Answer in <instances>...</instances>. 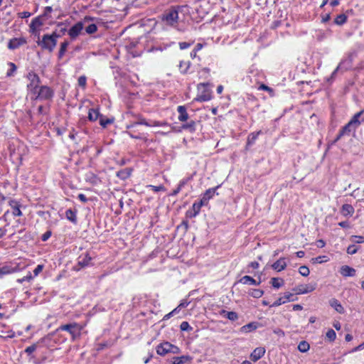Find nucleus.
I'll list each match as a JSON object with an SVG mask.
<instances>
[{
	"instance_id": "59",
	"label": "nucleus",
	"mask_w": 364,
	"mask_h": 364,
	"mask_svg": "<svg viewBox=\"0 0 364 364\" xmlns=\"http://www.w3.org/2000/svg\"><path fill=\"white\" fill-rule=\"evenodd\" d=\"M58 27L60 28L59 33H61V36L63 35L67 31L66 28L63 27V23H59L58 24Z\"/></svg>"
},
{
	"instance_id": "51",
	"label": "nucleus",
	"mask_w": 364,
	"mask_h": 364,
	"mask_svg": "<svg viewBox=\"0 0 364 364\" xmlns=\"http://www.w3.org/2000/svg\"><path fill=\"white\" fill-rule=\"evenodd\" d=\"M286 303V301L284 299L283 297H280L277 300H276L272 305L271 306H280L283 304H285Z\"/></svg>"
},
{
	"instance_id": "2",
	"label": "nucleus",
	"mask_w": 364,
	"mask_h": 364,
	"mask_svg": "<svg viewBox=\"0 0 364 364\" xmlns=\"http://www.w3.org/2000/svg\"><path fill=\"white\" fill-rule=\"evenodd\" d=\"M178 6H171L161 15V21L168 26H176L178 19Z\"/></svg>"
},
{
	"instance_id": "3",
	"label": "nucleus",
	"mask_w": 364,
	"mask_h": 364,
	"mask_svg": "<svg viewBox=\"0 0 364 364\" xmlns=\"http://www.w3.org/2000/svg\"><path fill=\"white\" fill-rule=\"evenodd\" d=\"M82 329V328L80 324L74 322L61 325L57 328L56 331H66L71 335L73 340H75L80 336Z\"/></svg>"
},
{
	"instance_id": "34",
	"label": "nucleus",
	"mask_w": 364,
	"mask_h": 364,
	"mask_svg": "<svg viewBox=\"0 0 364 364\" xmlns=\"http://www.w3.org/2000/svg\"><path fill=\"white\" fill-rule=\"evenodd\" d=\"M205 205L202 201L196 202L193 205V213L191 216H196L200 210L202 206Z\"/></svg>"
},
{
	"instance_id": "62",
	"label": "nucleus",
	"mask_w": 364,
	"mask_h": 364,
	"mask_svg": "<svg viewBox=\"0 0 364 364\" xmlns=\"http://www.w3.org/2000/svg\"><path fill=\"white\" fill-rule=\"evenodd\" d=\"M18 16L21 18H28V17H29L31 16V13H29L28 11H23V12H21V13H19Z\"/></svg>"
},
{
	"instance_id": "31",
	"label": "nucleus",
	"mask_w": 364,
	"mask_h": 364,
	"mask_svg": "<svg viewBox=\"0 0 364 364\" xmlns=\"http://www.w3.org/2000/svg\"><path fill=\"white\" fill-rule=\"evenodd\" d=\"M69 46V42L68 41H65L60 44V48L58 52V58L61 59L65 55L67 48Z\"/></svg>"
},
{
	"instance_id": "29",
	"label": "nucleus",
	"mask_w": 364,
	"mask_h": 364,
	"mask_svg": "<svg viewBox=\"0 0 364 364\" xmlns=\"http://www.w3.org/2000/svg\"><path fill=\"white\" fill-rule=\"evenodd\" d=\"M130 175H131V170L129 168H124V169L120 170L117 173V176L122 180L127 179V178L129 177Z\"/></svg>"
},
{
	"instance_id": "23",
	"label": "nucleus",
	"mask_w": 364,
	"mask_h": 364,
	"mask_svg": "<svg viewBox=\"0 0 364 364\" xmlns=\"http://www.w3.org/2000/svg\"><path fill=\"white\" fill-rule=\"evenodd\" d=\"M240 282L244 284H252V285H259L261 283V279H259L257 282L255 279L251 277L250 276H244L240 279Z\"/></svg>"
},
{
	"instance_id": "64",
	"label": "nucleus",
	"mask_w": 364,
	"mask_h": 364,
	"mask_svg": "<svg viewBox=\"0 0 364 364\" xmlns=\"http://www.w3.org/2000/svg\"><path fill=\"white\" fill-rule=\"evenodd\" d=\"M203 47V44L200 43H198L196 45L195 48H193V50L196 51V52H198L200 50H201Z\"/></svg>"
},
{
	"instance_id": "53",
	"label": "nucleus",
	"mask_w": 364,
	"mask_h": 364,
	"mask_svg": "<svg viewBox=\"0 0 364 364\" xmlns=\"http://www.w3.org/2000/svg\"><path fill=\"white\" fill-rule=\"evenodd\" d=\"M273 333L280 337H284L285 336L284 331L279 328L274 329Z\"/></svg>"
},
{
	"instance_id": "12",
	"label": "nucleus",
	"mask_w": 364,
	"mask_h": 364,
	"mask_svg": "<svg viewBox=\"0 0 364 364\" xmlns=\"http://www.w3.org/2000/svg\"><path fill=\"white\" fill-rule=\"evenodd\" d=\"M139 124H144V125H146L147 127H152V126H157L158 127V126H161V124L159 122L154 121L153 122H147L145 119H139V120L138 122L132 123V124H130L127 127L129 129H134V128H135Z\"/></svg>"
},
{
	"instance_id": "48",
	"label": "nucleus",
	"mask_w": 364,
	"mask_h": 364,
	"mask_svg": "<svg viewBox=\"0 0 364 364\" xmlns=\"http://www.w3.org/2000/svg\"><path fill=\"white\" fill-rule=\"evenodd\" d=\"M358 249L355 245H351L348 247L347 253L349 255H354L358 252Z\"/></svg>"
},
{
	"instance_id": "6",
	"label": "nucleus",
	"mask_w": 364,
	"mask_h": 364,
	"mask_svg": "<svg viewBox=\"0 0 364 364\" xmlns=\"http://www.w3.org/2000/svg\"><path fill=\"white\" fill-rule=\"evenodd\" d=\"M91 259L92 257L88 252L82 254L79 256L77 259V264L74 267V269L78 271L81 268L88 266Z\"/></svg>"
},
{
	"instance_id": "36",
	"label": "nucleus",
	"mask_w": 364,
	"mask_h": 364,
	"mask_svg": "<svg viewBox=\"0 0 364 364\" xmlns=\"http://www.w3.org/2000/svg\"><path fill=\"white\" fill-rule=\"evenodd\" d=\"M188 179H183L180 181L178 187L173 190V193L171 194L172 196H176L181 190V188L187 183Z\"/></svg>"
},
{
	"instance_id": "33",
	"label": "nucleus",
	"mask_w": 364,
	"mask_h": 364,
	"mask_svg": "<svg viewBox=\"0 0 364 364\" xmlns=\"http://www.w3.org/2000/svg\"><path fill=\"white\" fill-rule=\"evenodd\" d=\"M347 21V16L344 14H341L338 15L336 18L334 19V23L341 26L345 23Z\"/></svg>"
},
{
	"instance_id": "1",
	"label": "nucleus",
	"mask_w": 364,
	"mask_h": 364,
	"mask_svg": "<svg viewBox=\"0 0 364 364\" xmlns=\"http://www.w3.org/2000/svg\"><path fill=\"white\" fill-rule=\"evenodd\" d=\"M364 122V109L356 113L352 119L340 130L341 135H350L352 132H355L356 129Z\"/></svg>"
},
{
	"instance_id": "61",
	"label": "nucleus",
	"mask_w": 364,
	"mask_h": 364,
	"mask_svg": "<svg viewBox=\"0 0 364 364\" xmlns=\"http://www.w3.org/2000/svg\"><path fill=\"white\" fill-rule=\"evenodd\" d=\"M151 187L152 190L154 191L155 192L165 190L164 186H161V185L159 186H151Z\"/></svg>"
},
{
	"instance_id": "13",
	"label": "nucleus",
	"mask_w": 364,
	"mask_h": 364,
	"mask_svg": "<svg viewBox=\"0 0 364 364\" xmlns=\"http://www.w3.org/2000/svg\"><path fill=\"white\" fill-rule=\"evenodd\" d=\"M218 187L219 186H216L215 188H209L204 193L202 198L200 199V201H202L205 205H208V200L213 198Z\"/></svg>"
},
{
	"instance_id": "21",
	"label": "nucleus",
	"mask_w": 364,
	"mask_h": 364,
	"mask_svg": "<svg viewBox=\"0 0 364 364\" xmlns=\"http://www.w3.org/2000/svg\"><path fill=\"white\" fill-rule=\"evenodd\" d=\"M191 63L190 61L181 60L179 63L178 68L181 74H188Z\"/></svg>"
},
{
	"instance_id": "60",
	"label": "nucleus",
	"mask_w": 364,
	"mask_h": 364,
	"mask_svg": "<svg viewBox=\"0 0 364 364\" xmlns=\"http://www.w3.org/2000/svg\"><path fill=\"white\" fill-rule=\"evenodd\" d=\"M9 269V268L8 267H3L0 268V276L9 273L10 271Z\"/></svg>"
},
{
	"instance_id": "5",
	"label": "nucleus",
	"mask_w": 364,
	"mask_h": 364,
	"mask_svg": "<svg viewBox=\"0 0 364 364\" xmlns=\"http://www.w3.org/2000/svg\"><path fill=\"white\" fill-rule=\"evenodd\" d=\"M28 79L30 80V83L28 85V87L33 92H36V89L38 87L41 82V80L37 74L34 72L31 71L27 75Z\"/></svg>"
},
{
	"instance_id": "54",
	"label": "nucleus",
	"mask_w": 364,
	"mask_h": 364,
	"mask_svg": "<svg viewBox=\"0 0 364 364\" xmlns=\"http://www.w3.org/2000/svg\"><path fill=\"white\" fill-rule=\"evenodd\" d=\"M181 350L178 347L171 343V353L173 354H178Z\"/></svg>"
},
{
	"instance_id": "28",
	"label": "nucleus",
	"mask_w": 364,
	"mask_h": 364,
	"mask_svg": "<svg viewBox=\"0 0 364 364\" xmlns=\"http://www.w3.org/2000/svg\"><path fill=\"white\" fill-rule=\"evenodd\" d=\"M65 217L68 220L74 223L77 222L76 211H73L72 209H68L65 211Z\"/></svg>"
},
{
	"instance_id": "50",
	"label": "nucleus",
	"mask_w": 364,
	"mask_h": 364,
	"mask_svg": "<svg viewBox=\"0 0 364 364\" xmlns=\"http://www.w3.org/2000/svg\"><path fill=\"white\" fill-rule=\"evenodd\" d=\"M37 348V345L35 343V344H33L28 347H27L25 350V352L28 354V355H30L33 352H34Z\"/></svg>"
},
{
	"instance_id": "55",
	"label": "nucleus",
	"mask_w": 364,
	"mask_h": 364,
	"mask_svg": "<svg viewBox=\"0 0 364 364\" xmlns=\"http://www.w3.org/2000/svg\"><path fill=\"white\" fill-rule=\"evenodd\" d=\"M43 269V265L42 264H38L36 268L35 269L33 270V274H34V276H37L39 273H41L42 272Z\"/></svg>"
},
{
	"instance_id": "17",
	"label": "nucleus",
	"mask_w": 364,
	"mask_h": 364,
	"mask_svg": "<svg viewBox=\"0 0 364 364\" xmlns=\"http://www.w3.org/2000/svg\"><path fill=\"white\" fill-rule=\"evenodd\" d=\"M219 314L232 321H235L238 318V315L235 311H228L226 310L222 309L219 311Z\"/></svg>"
},
{
	"instance_id": "19",
	"label": "nucleus",
	"mask_w": 364,
	"mask_h": 364,
	"mask_svg": "<svg viewBox=\"0 0 364 364\" xmlns=\"http://www.w3.org/2000/svg\"><path fill=\"white\" fill-rule=\"evenodd\" d=\"M42 16H38L33 19L31 23L30 24L31 31L34 33L39 27L43 25V22L42 21Z\"/></svg>"
},
{
	"instance_id": "52",
	"label": "nucleus",
	"mask_w": 364,
	"mask_h": 364,
	"mask_svg": "<svg viewBox=\"0 0 364 364\" xmlns=\"http://www.w3.org/2000/svg\"><path fill=\"white\" fill-rule=\"evenodd\" d=\"M193 44V42L188 43V42H180L179 43V48L181 50L186 49L189 48Z\"/></svg>"
},
{
	"instance_id": "4",
	"label": "nucleus",
	"mask_w": 364,
	"mask_h": 364,
	"mask_svg": "<svg viewBox=\"0 0 364 364\" xmlns=\"http://www.w3.org/2000/svg\"><path fill=\"white\" fill-rule=\"evenodd\" d=\"M37 43L42 49L48 50L49 52H53L56 46L57 41L53 38L49 34H45L43 35L42 40L38 41Z\"/></svg>"
},
{
	"instance_id": "40",
	"label": "nucleus",
	"mask_w": 364,
	"mask_h": 364,
	"mask_svg": "<svg viewBox=\"0 0 364 364\" xmlns=\"http://www.w3.org/2000/svg\"><path fill=\"white\" fill-rule=\"evenodd\" d=\"M97 31V26L95 23H92L85 28V31L88 34L95 33Z\"/></svg>"
},
{
	"instance_id": "44",
	"label": "nucleus",
	"mask_w": 364,
	"mask_h": 364,
	"mask_svg": "<svg viewBox=\"0 0 364 364\" xmlns=\"http://www.w3.org/2000/svg\"><path fill=\"white\" fill-rule=\"evenodd\" d=\"M326 258V256H318L317 257L312 258L311 262L313 263H322L328 260Z\"/></svg>"
},
{
	"instance_id": "46",
	"label": "nucleus",
	"mask_w": 364,
	"mask_h": 364,
	"mask_svg": "<svg viewBox=\"0 0 364 364\" xmlns=\"http://www.w3.org/2000/svg\"><path fill=\"white\" fill-rule=\"evenodd\" d=\"M12 213L14 216H21L22 215V212L20 210L19 204L16 205V206H13Z\"/></svg>"
},
{
	"instance_id": "7",
	"label": "nucleus",
	"mask_w": 364,
	"mask_h": 364,
	"mask_svg": "<svg viewBox=\"0 0 364 364\" xmlns=\"http://www.w3.org/2000/svg\"><path fill=\"white\" fill-rule=\"evenodd\" d=\"M53 96V90L48 86H41L38 91V97L42 100H50Z\"/></svg>"
},
{
	"instance_id": "47",
	"label": "nucleus",
	"mask_w": 364,
	"mask_h": 364,
	"mask_svg": "<svg viewBox=\"0 0 364 364\" xmlns=\"http://www.w3.org/2000/svg\"><path fill=\"white\" fill-rule=\"evenodd\" d=\"M351 241L355 243H363L364 242V237L363 236H358V235H353L351 237Z\"/></svg>"
},
{
	"instance_id": "18",
	"label": "nucleus",
	"mask_w": 364,
	"mask_h": 364,
	"mask_svg": "<svg viewBox=\"0 0 364 364\" xmlns=\"http://www.w3.org/2000/svg\"><path fill=\"white\" fill-rule=\"evenodd\" d=\"M330 306L333 308L338 313L343 314L345 312L344 308L341 305V302L336 299H331L329 301Z\"/></svg>"
},
{
	"instance_id": "49",
	"label": "nucleus",
	"mask_w": 364,
	"mask_h": 364,
	"mask_svg": "<svg viewBox=\"0 0 364 364\" xmlns=\"http://www.w3.org/2000/svg\"><path fill=\"white\" fill-rule=\"evenodd\" d=\"M87 77L85 75L80 76L78 80V85L82 87H85L86 86Z\"/></svg>"
},
{
	"instance_id": "38",
	"label": "nucleus",
	"mask_w": 364,
	"mask_h": 364,
	"mask_svg": "<svg viewBox=\"0 0 364 364\" xmlns=\"http://www.w3.org/2000/svg\"><path fill=\"white\" fill-rule=\"evenodd\" d=\"M249 294L254 298L258 299L262 296V295L264 294V291L261 289H252L249 292Z\"/></svg>"
},
{
	"instance_id": "35",
	"label": "nucleus",
	"mask_w": 364,
	"mask_h": 364,
	"mask_svg": "<svg viewBox=\"0 0 364 364\" xmlns=\"http://www.w3.org/2000/svg\"><path fill=\"white\" fill-rule=\"evenodd\" d=\"M310 346L308 342L303 341L298 345V349L300 352L305 353L309 350Z\"/></svg>"
},
{
	"instance_id": "37",
	"label": "nucleus",
	"mask_w": 364,
	"mask_h": 364,
	"mask_svg": "<svg viewBox=\"0 0 364 364\" xmlns=\"http://www.w3.org/2000/svg\"><path fill=\"white\" fill-rule=\"evenodd\" d=\"M342 211L344 215H346V214H352L354 212V208L353 207L350 205V204H344L343 206H342Z\"/></svg>"
},
{
	"instance_id": "30",
	"label": "nucleus",
	"mask_w": 364,
	"mask_h": 364,
	"mask_svg": "<svg viewBox=\"0 0 364 364\" xmlns=\"http://www.w3.org/2000/svg\"><path fill=\"white\" fill-rule=\"evenodd\" d=\"M271 284L274 288L279 289L284 284V280L282 278L273 277L270 281Z\"/></svg>"
},
{
	"instance_id": "11",
	"label": "nucleus",
	"mask_w": 364,
	"mask_h": 364,
	"mask_svg": "<svg viewBox=\"0 0 364 364\" xmlns=\"http://www.w3.org/2000/svg\"><path fill=\"white\" fill-rule=\"evenodd\" d=\"M26 43V41L23 38H14L9 41L8 44V48L11 50H14L19 46L25 44Z\"/></svg>"
},
{
	"instance_id": "14",
	"label": "nucleus",
	"mask_w": 364,
	"mask_h": 364,
	"mask_svg": "<svg viewBox=\"0 0 364 364\" xmlns=\"http://www.w3.org/2000/svg\"><path fill=\"white\" fill-rule=\"evenodd\" d=\"M265 353V349L262 347L256 348L250 355V359L253 362L259 360Z\"/></svg>"
},
{
	"instance_id": "57",
	"label": "nucleus",
	"mask_w": 364,
	"mask_h": 364,
	"mask_svg": "<svg viewBox=\"0 0 364 364\" xmlns=\"http://www.w3.org/2000/svg\"><path fill=\"white\" fill-rule=\"evenodd\" d=\"M259 90H265L270 92H273V90L271 87H268L264 84H261L260 86L259 87Z\"/></svg>"
},
{
	"instance_id": "63",
	"label": "nucleus",
	"mask_w": 364,
	"mask_h": 364,
	"mask_svg": "<svg viewBox=\"0 0 364 364\" xmlns=\"http://www.w3.org/2000/svg\"><path fill=\"white\" fill-rule=\"evenodd\" d=\"M77 198H79V200L80 201H82L83 203H86L87 201V197L82 193L79 194Z\"/></svg>"
},
{
	"instance_id": "9",
	"label": "nucleus",
	"mask_w": 364,
	"mask_h": 364,
	"mask_svg": "<svg viewBox=\"0 0 364 364\" xmlns=\"http://www.w3.org/2000/svg\"><path fill=\"white\" fill-rule=\"evenodd\" d=\"M314 290V288L308 284H300L294 287L292 291L295 294H303L309 292H311Z\"/></svg>"
},
{
	"instance_id": "45",
	"label": "nucleus",
	"mask_w": 364,
	"mask_h": 364,
	"mask_svg": "<svg viewBox=\"0 0 364 364\" xmlns=\"http://www.w3.org/2000/svg\"><path fill=\"white\" fill-rule=\"evenodd\" d=\"M112 122H113V119H104L102 117L100 118V124L103 127H106L108 124H110Z\"/></svg>"
},
{
	"instance_id": "26",
	"label": "nucleus",
	"mask_w": 364,
	"mask_h": 364,
	"mask_svg": "<svg viewBox=\"0 0 364 364\" xmlns=\"http://www.w3.org/2000/svg\"><path fill=\"white\" fill-rule=\"evenodd\" d=\"M210 92L208 90L205 89L203 93L198 95L196 100L199 102H205L210 100Z\"/></svg>"
},
{
	"instance_id": "41",
	"label": "nucleus",
	"mask_w": 364,
	"mask_h": 364,
	"mask_svg": "<svg viewBox=\"0 0 364 364\" xmlns=\"http://www.w3.org/2000/svg\"><path fill=\"white\" fill-rule=\"evenodd\" d=\"M299 272L302 275L303 277H307L309 276L310 271L308 267L304 265L301 266L299 269Z\"/></svg>"
},
{
	"instance_id": "24",
	"label": "nucleus",
	"mask_w": 364,
	"mask_h": 364,
	"mask_svg": "<svg viewBox=\"0 0 364 364\" xmlns=\"http://www.w3.org/2000/svg\"><path fill=\"white\" fill-rule=\"evenodd\" d=\"M257 327L258 323L257 322H251L241 327L240 331L242 332L248 333L256 330Z\"/></svg>"
},
{
	"instance_id": "42",
	"label": "nucleus",
	"mask_w": 364,
	"mask_h": 364,
	"mask_svg": "<svg viewBox=\"0 0 364 364\" xmlns=\"http://www.w3.org/2000/svg\"><path fill=\"white\" fill-rule=\"evenodd\" d=\"M180 328L183 331H191L193 330V328L189 325L187 321H183L181 323Z\"/></svg>"
},
{
	"instance_id": "10",
	"label": "nucleus",
	"mask_w": 364,
	"mask_h": 364,
	"mask_svg": "<svg viewBox=\"0 0 364 364\" xmlns=\"http://www.w3.org/2000/svg\"><path fill=\"white\" fill-rule=\"evenodd\" d=\"M156 353L160 355H165L171 353V343L164 342L158 345L156 347Z\"/></svg>"
},
{
	"instance_id": "58",
	"label": "nucleus",
	"mask_w": 364,
	"mask_h": 364,
	"mask_svg": "<svg viewBox=\"0 0 364 364\" xmlns=\"http://www.w3.org/2000/svg\"><path fill=\"white\" fill-rule=\"evenodd\" d=\"M51 236V232L50 231H47L41 237V240L43 241H46L47 240H48V238Z\"/></svg>"
},
{
	"instance_id": "15",
	"label": "nucleus",
	"mask_w": 364,
	"mask_h": 364,
	"mask_svg": "<svg viewBox=\"0 0 364 364\" xmlns=\"http://www.w3.org/2000/svg\"><path fill=\"white\" fill-rule=\"evenodd\" d=\"M356 270L348 265H343L341 267L340 273L343 277H354L355 275Z\"/></svg>"
},
{
	"instance_id": "25",
	"label": "nucleus",
	"mask_w": 364,
	"mask_h": 364,
	"mask_svg": "<svg viewBox=\"0 0 364 364\" xmlns=\"http://www.w3.org/2000/svg\"><path fill=\"white\" fill-rule=\"evenodd\" d=\"M262 133L261 131H259L257 132H252V133H250L249 135H248V137H247V145H246V149L248 148V146L252 145L256 139H257L258 136Z\"/></svg>"
},
{
	"instance_id": "43",
	"label": "nucleus",
	"mask_w": 364,
	"mask_h": 364,
	"mask_svg": "<svg viewBox=\"0 0 364 364\" xmlns=\"http://www.w3.org/2000/svg\"><path fill=\"white\" fill-rule=\"evenodd\" d=\"M283 298L286 301V302L287 301H294L295 300H296V298L294 297V294L292 293H289V292L285 293Z\"/></svg>"
},
{
	"instance_id": "8",
	"label": "nucleus",
	"mask_w": 364,
	"mask_h": 364,
	"mask_svg": "<svg viewBox=\"0 0 364 364\" xmlns=\"http://www.w3.org/2000/svg\"><path fill=\"white\" fill-rule=\"evenodd\" d=\"M82 28L83 23L81 21H79L70 28L68 31V34L71 38H75L80 33Z\"/></svg>"
},
{
	"instance_id": "27",
	"label": "nucleus",
	"mask_w": 364,
	"mask_h": 364,
	"mask_svg": "<svg viewBox=\"0 0 364 364\" xmlns=\"http://www.w3.org/2000/svg\"><path fill=\"white\" fill-rule=\"evenodd\" d=\"M196 122L193 120H190L189 122L183 124L181 127H182V129H183L185 130H188L190 132H193L196 131Z\"/></svg>"
},
{
	"instance_id": "20",
	"label": "nucleus",
	"mask_w": 364,
	"mask_h": 364,
	"mask_svg": "<svg viewBox=\"0 0 364 364\" xmlns=\"http://www.w3.org/2000/svg\"><path fill=\"white\" fill-rule=\"evenodd\" d=\"M177 111L179 114L178 120L181 122H186L188 119L189 116L187 113L186 108L185 106H178L177 108Z\"/></svg>"
},
{
	"instance_id": "32",
	"label": "nucleus",
	"mask_w": 364,
	"mask_h": 364,
	"mask_svg": "<svg viewBox=\"0 0 364 364\" xmlns=\"http://www.w3.org/2000/svg\"><path fill=\"white\" fill-rule=\"evenodd\" d=\"M100 117V113L97 109H90L88 112V119L90 121H96Z\"/></svg>"
},
{
	"instance_id": "39",
	"label": "nucleus",
	"mask_w": 364,
	"mask_h": 364,
	"mask_svg": "<svg viewBox=\"0 0 364 364\" xmlns=\"http://www.w3.org/2000/svg\"><path fill=\"white\" fill-rule=\"evenodd\" d=\"M326 337L330 342H333L336 338V333L334 330L329 329L326 334Z\"/></svg>"
},
{
	"instance_id": "56",
	"label": "nucleus",
	"mask_w": 364,
	"mask_h": 364,
	"mask_svg": "<svg viewBox=\"0 0 364 364\" xmlns=\"http://www.w3.org/2000/svg\"><path fill=\"white\" fill-rule=\"evenodd\" d=\"M53 11V9L51 6H46L45 8L44 12L43 15H41L42 17H47L48 14Z\"/></svg>"
},
{
	"instance_id": "22",
	"label": "nucleus",
	"mask_w": 364,
	"mask_h": 364,
	"mask_svg": "<svg viewBox=\"0 0 364 364\" xmlns=\"http://www.w3.org/2000/svg\"><path fill=\"white\" fill-rule=\"evenodd\" d=\"M284 258H280L277 261H276L272 265V268L275 270H277L278 272H280L282 270H284L286 267L287 264L284 260Z\"/></svg>"
},
{
	"instance_id": "16",
	"label": "nucleus",
	"mask_w": 364,
	"mask_h": 364,
	"mask_svg": "<svg viewBox=\"0 0 364 364\" xmlns=\"http://www.w3.org/2000/svg\"><path fill=\"white\" fill-rule=\"evenodd\" d=\"M192 357L188 355H182L180 357H173V360L171 361L172 364H184L187 363H191L192 360Z\"/></svg>"
}]
</instances>
